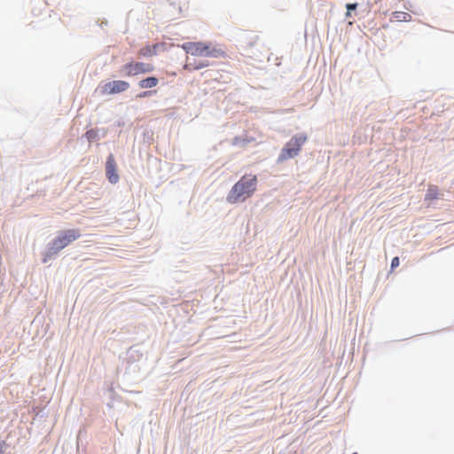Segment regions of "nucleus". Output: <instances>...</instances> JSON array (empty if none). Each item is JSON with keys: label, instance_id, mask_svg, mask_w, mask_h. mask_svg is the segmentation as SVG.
<instances>
[{"label": "nucleus", "instance_id": "obj_1", "mask_svg": "<svg viewBox=\"0 0 454 454\" xmlns=\"http://www.w3.org/2000/svg\"><path fill=\"white\" fill-rule=\"evenodd\" d=\"M256 186L257 177L255 175H244L231 189L227 195V201L231 204L245 201L254 194Z\"/></svg>", "mask_w": 454, "mask_h": 454}, {"label": "nucleus", "instance_id": "obj_2", "mask_svg": "<svg viewBox=\"0 0 454 454\" xmlns=\"http://www.w3.org/2000/svg\"><path fill=\"white\" fill-rule=\"evenodd\" d=\"M182 48L192 56L208 57V58H224L225 51L212 43H205L202 42H189L182 45Z\"/></svg>", "mask_w": 454, "mask_h": 454}, {"label": "nucleus", "instance_id": "obj_3", "mask_svg": "<svg viewBox=\"0 0 454 454\" xmlns=\"http://www.w3.org/2000/svg\"><path fill=\"white\" fill-rule=\"evenodd\" d=\"M308 137L304 133L294 135L282 148L278 161L283 162L296 157L301 151V147L307 142Z\"/></svg>", "mask_w": 454, "mask_h": 454}, {"label": "nucleus", "instance_id": "obj_4", "mask_svg": "<svg viewBox=\"0 0 454 454\" xmlns=\"http://www.w3.org/2000/svg\"><path fill=\"white\" fill-rule=\"evenodd\" d=\"M81 237L79 230H66L60 232L51 242V250L53 254H57L61 249L67 247L70 243Z\"/></svg>", "mask_w": 454, "mask_h": 454}, {"label": "nucleus", "instance_id": "obj_5", "mask_svg": "<svg viewBox=\"0 0 454 454\" xmlns=\"http://www.w3.org/2000/svg\"><path fill=\"white\" fill-rule=\"evenodd\" d=\"M154 67L149 63L129 61L121 67V73L127 77L137 76L140 74L151 73Z\"/></svg>", "mask_w": 454, "mask_h": 454}, {"label": "nucleus", "instance_id": "obj_6", "mask_svg": "<svg viewBox=\"0 0 454 454\" xmlns=\"http://www.w3.org/2000/svg\"><path fill=\"white\" fill-rule=\"evenodd\" d=\"M129 88V83L123 80H115L105 83L101 91L104 95L117 94L126 91Z\"/></svg>", "mask_w": 454, "mask_h": 454}, {"label": "nucleus", "instance_id": "obj_7", "mask_svg": "<svg viewBox=\"0 0 454 454\" xmlns=\"http://www.w3.org/2000/svg\"><path fill=\"white\" fill-rule=\"evenodd\" d=\"M106 176L111 184H116L119 181V175L116 170V162L113 154H110L106 163Z\"/></svg>", "mask_w": 454, "mask_h": 454}, {"label": "nucleus", "instance_id": "obj_8", "mask_svg": "<svg viewBox=\"0 0 454 454\" xmlns=\"http://www.w3.org/2000/svg\"><path fill=\"white\" fill-rule=\"evenodd\" d=\"M158 83H159L158 78H156L154 76H150V77H147V78H145V79H142L141 81H139L138 86L141 89H152V88L156 87L158 85Z\"/></svg>", "mask_w": 454, "mask_h": 454}, {"label": "nucleus", "instance_id": "obj_9", "mask_svg": "<svg viewBox=\"0 0 454 454\" xmlns=\"http://www.w3.org/2000/svg\"><path fill=\"white\" fill-rule=\"evenodd\" d=\"M411 19V16L408 12H394L391 14L390 21H392V22L410 21Z\"/></svg>", "mask_w": 454, "mask_h": 454}, {"label": "nucleus", "instance_id": "obj_10", "mask_svg": "<svg viewBox=\"0 0 454 454\" xmlns=\"http://www.w3.org/2000/svg\"><path fill=\"white\" fill-rule=\"evenodd\" d=\"M160 46V44L155 43L153 45H147L143 48H141L138 51L139 56L143 57H151L156 54L157 49Z\"/></svg>", "mask_w": 454, "mask_h": 454}, {"label": "nucleus", "instance_id": "obj_11", "mask_svg": "<svg viewBox=\"0 0 454 454\" xmlns=\"http://www.w3.org/2000/svg\"><path fill=\"white\" fill-rule=\"evenodd\" d=\"M439 197V189L436 185H429L425 200H433L438 199Z\"/></svg>", "mask_w": 454, "mask_h": 454}, {"label": "nucleus", "instance_id": "obj_12", "mask_svg": "<svg viewBox=\"0 0 454 454\" xmlns=\"http://www.w3.org/2000/svg\"><path fill=\"white\" fill-rule=\"evenodd\" d=\"M208 65H209V63L207 61L200 62V64L194 65V66L192 63H187L184 66V68L189 69V70H198L202 67H207Z\"/></svg>", "mask_w": 454, "mask_h": 454}, {"label": "nucleus", "instance_id": "obj_13", "mask_svg": "<svg viewBox=\"0 0 454 454\" xmlns=\"http://www.w3.org/2000/svg\"><path fill=\"white\" fill-rule=\"evenodd\" d=\"M85 136H86V137H87V139H88L89 141L96 140V139L98 138V131H97V130H95V129H90V130H88V131L86 132Z\"/></svg>", "mask_w": 454, "mask_h": 454}, {"label": "nucleus", "instance_id": "obj_14", "mask_svg": "<svg viewBox=\"0 0 454 454\" xmlns=\"http://www.w3.org/2000/svg\"><path fill=\"white\" fill-rule=\"evenodd\" d=\"M346 7H347V9H348V12H347V13H346V16H347V17H349V16H350V11H352V10H356V7H357V4H348Z\"/></svg>", "mask_w": 454, "mask_h": 454}, {"label": "nucleus", "instance_id": "obj_15", "mask_svg": "<svg viewBox=\"0 0 454 454\" xmlns=\"http://www.w3.org/2000/svg\"><path fill=\"white\" fill-rule=\"evenodd\" d=\"M400 261L397 256L394 257L391 262V268L395 269L399 266Z\"/></svg>", "mask_w": 454, "mask_h": 454}, {"label": "nucleus", "instance_id": "obj_16", "mask_svg": "<svg viewBox=\"0 0 454 454\" xmlns=\"http://www.w3.org/2000/svg\"><path fill=\"white\" fill-rule=\"evenodd\" d=\"M6 445L4 441L0 440V454L4 453V446Z\"/></svg>", "mask_w": 454, "mask_h": 454}, {"label": "nucleus", "instance_id": "obj_17", "mask_svg": "<svg viewBox=\"0 0 454 454\" xmlns=\"http://www.w3.org/2000/svg\"><path fill=\"white\" fill-rule=\"evenodd\" d=\"M151 94H152V91H144V92H142V93L139 95V97H140V98H145V97H148V96H150Z\"/></svg>", "mask_w": 454, "mask_h": 454}, {"label": "nucleus", "instance_id": "obj_18", "mask_svg": "<svg viewBox=\"0 0 454 454\" xmlns=\"http://www.w3.org/2000/svg\"><path fill=\"white\" fill-rule=\"evenodd\" d=\"M353 454H357V453H356V452H355V453H353Z\"/></svg>", "mask_w": 454, "mask_h": 454}]
</instances>
